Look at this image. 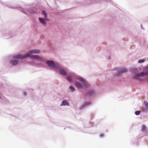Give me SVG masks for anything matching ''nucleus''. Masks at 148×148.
I'll use <instances>...</instances> for the list:
<instances>
[{
    "mask_svg": "<svg viewBox=\"0 0 148 148\" xmlns=\"http://www.w3.org/2000/svg\"><path fill=\"white\" fill-rule=\"evenodd\" d=\"M59 74L63 76H66V79L69 82L74 81L75 86L78 89H85L91 87L90 83L85 78L77 75L72 72H67L66 69L64 67L60 70Z\"/></svg>",
    "mask_w": 148,
    "mask_h": 148,
    "instance_id": "obj_1",
    "label": "nucleus"
},
{
    "mask_svg": "<svg viewBox=\"0 0 148 148\" xmlns=\"http://www.w3.org/2000/svg\"><path fill=\"white\" fill-rule=\"evenodd\" d=\"M40 52V51L39 49H33L30 50L29 52L27 53L25 55L19 54L18 55L9 56V57H10L11 56L12 58H13L19 59H23L25 58H29L34 60H36L44 62L45 61L44 59L40 56L38 55H31V54L33 53H39Z\"/></svg>",
    "mask_w": 148,
    "mask_h": 148,
    "instance_id": "obj_2",
    "label": "nucleus"
},
{
    "mask_svg": "<svg viewBox=\"0 0 148 148\" xmlns=\"http://www.w3.org/2000/svg\"><path fill=\"white\" fill-rule=\"evenodd\" d=\"M0 3L3 5L9 8L17 9L28 15H29L31 14H35L37 12L36 9L34 8L32 6H31L29 8H26L23 9L20 5L15 7L10 5L8 2H4L1 0H0Z\"/></svg>",
    "mask_w": 148,
    "mask_h": 148,
    "instance_id": "obj_3",
    "label": "nucleus"
},
{
    "mask_svg": "<svg viewBox=\"0 0 148 148\" xmlns=\"http://www.w3.org/2000/svg\"><path fill=\"white\" fill-rule=\"evenodd\" d=\"M46 63L48 66L55 70H58L59 73L60 70L62 69L63 66L57 62H55L53 60H48L46 62Z\"/></svg>",
    "mask_w": 148,
    "mask_h": 148,
    "instance_id": "obj_4",
    "label": "nucleus"
},
{
    "mask_svg": "<svg viewBox=\"0 0 148 148\" xmlns=\"http://www.w3.org/2000/svg\"><path fill=\"white\" fill-rule=\"evenodd\" d=\"M14 31H6L3 32L1 35L2 38L5 39H8L14 36Z\"/></svg>",
    "mask_w": 148,
    "mask_h": 148,
    "instance_id": "obj_5",
    "label": "nucleus"
},
{
    "mask_svg": "<svg viewBox=\"0 0 148 148\" xmlns=\"http://www.w3.org/2000/svg\"><path fill=\"white\" fill-rule=\"evenodd\" d=\"M114 70H116V72L114 73V75L115 77H119L124 73H126L128 71V69L126 68L117 69L114 68Z\"/></svg>",
    "mask_w": 148,
    "mask_h": 148,
    "instance_id": "obj_6",
    "label": "nucleus"
},
{
    "mask_svg": "<svg viewBox=\"0 0 148 148\" xmlns=\"http://www.w3.org/2000/svg\"><path fill=\"white\" fill-rule=\"evenodd\" d=\"M96 92L93 89H90L86 91V95L87 96L92 97L95 95Z\"/></svg>",
    "mask_w": 148,
    "mask_h": 148,
    "instance_id": "obj_7",
    "label": "nucleus"
},
{
    "mask_svg": "<svg viewBox=\"0 0 148 148\" xmlns=\"http://www.w3.org/2000/svg\"><path fill=\"white\" fill-rule=\"evenodd\" d=\"M141 76H145V77L148 80V66L144 67L143 69V71L141 73Z\"/></svg>",
    "mask_w": 148,
    "mask_h": 148,
    "instance_id": "obj_8",
    "label": "nucleus"
},
{
    "mask_svg": "<svg viewBox=\"0 0 148 148\" xmlns=\"http://www.w3.org/2000/svg\"><path fill=\"white\" fill-rule=\"evenodd\" d=\"M91 104L90 101H84L82 105L80 107V109H82L87 108L90 106Z\"/></svg>",
    "mask_w": 148,
    "mask_h": 148,
    "instance_id": "obj_9",
    "label": "nucleus"
},
{
    "mask_svg": "<svg viewBox=\"0 0 148 148\" xmlns=\"http://www.w3.org/2000/svg\"><path fill=\"white\" fill-rule=\"evenodd\" d=\"M141 73H137L135 74H133L134 79L137 80L139 81H142V79L140 78V77H143V76H141Z\"/></svg>",
    "mask_w": 148,
    "mask_h": 148,
    "instance_id": "obj_10",
    "label": "nucleus"
},
{
    "mask_svg": "<svg viewBox=\"0 0 148 148\" xmlns=\"http://www.w3.org/2000/svg\"><path fill=\"white\" fill-rule=\"evenodd\" d=\"M39 21L40 23L44 26H45L46 25V22H45L44 18L39 17L38 18Z\"/></svg>",
    "mask_w": 148,
    "mask_h": 148,
    "instance_id": "obj_11",
    "label": "nucleus"
},
{
    "mask_svg": "<svg viewBox=\"0 0 148 148\" xmlns=\"http://www.w3.org/2000/svg\"><path fill=\"white\" fill-rule=\"evenodd\" d=\"M60 106H69V103L66 100H63L62 101L61 103L60 104Z\"/></svg>",
    "mask_w": 148,
    "mask_h": 148,
    "instance_id": "obj_12",
    "label": "nucleus"
},
{
    "mask_svg": "<svg viewBox=\"0 0 148 148\" xmlns=\"http://www.w3.org/2000/svg\"><path fill=\"white\" fill-rule=\"evenodd\" d=\"M19 61L17 60H11L10 63L11 64L13 65H16L18 63Z\"/></svg>",
    "mask_w": 148,
    "mask_h": 148,
    "instance_id": "obj_13",
    "label": "nucleus"
},
{
    "mask_svg": "<svg viewBox=\"0 0 148 148\" xmlns=\"http://www.w3.org/2000/svg\"><path fill=\"white\" fill-rule=\"evenodd\" d=\"M132 72L133 73V74L138 73H137L139 72V69L138 68H134L131 70Z\"/></svg>",
    "mask_w": 148,
    "mask_h": 148,
    "instance_id": "obj_14",
    "label": "nucleus"
},
{
    "mask_svg": "<svg viewBox=\"0 0 148 148\" xmlns=\"http://www.w3.org/2000/svg\"><path fill=\"white\" fill-rule=\"evenodd\" d=\"M136 140H133L132 141V144L133 145H134L136 146H138L139 145V142L138 141H137V140L136 141Z\"/></svg>",
    "mask_w": 148,
    "mask_h": 148,
    "instance_id": "obj_15",
    "label": "nucleus"
},
{
    "mask_svg": "<svg viewBox=\"0 0 148 148\" xmlns=\"http://www.w3.org/2000/svg\"><path fill=\"white\" fill-rule=\"evenodd\" d=\"M69 89L72 92H74L75 90V88L72 85H70L69 86Z\"/></svg>",
    "mask_w": 148,
    "mask_h": 148,
    "instance_id": "obj_16",
    "label": "nucleus"
},
{
    "mask_svg": "<svg viewBox=\"0 0 148 148\" xmlns=\"http://www.w3.org/2000/svg\"><path fill=\"white\" fill-rule=\"evenodd\" d=\"M88 123L87 124V125H85V126L86 127H90L92 126L93 125V123L92 122Z\"/></svg>",
    "mask_w": 148,
    "mask_h": 148,
    "instance_id": "obj_17",
    "label": "nucleus"
},
{
    "mask_svg": "<svg viewBox=\"0 0 148 148\" xmlns=\"http://www.w3.org/2000/svg\"><path fill=\"white\" fill-rule=\"evenodd\" d=\"M146 127L145 125H143L142 126L141 130L142 132H144L146 131Z\"/></svg>",
    "mask_w": 148,
    "mask_h": 148,
    "instance_id": "obj_18",
    "label": "nucleus"
},
{
    "mask_svg": "<svg viewBox=\"0 0 148 148\" xmlns=\"http://www.w3.org/2000/svg\"><path fill=\"white\" fill-rule=\"evenodd\" d=\"M141 112V110H137L135 112V114L136 115H138L140 114Z\"/></svg>",
    "mask_w": 148,
    "mask_h": 148,
    "instance_id": "obj_19",
    "label": "nucleus"
},
{
    "mask_svg": "<svg viewBox=\"0 0 148 148\" xmlns=\"http://www.w3.org/2000/svg\"><path fill=\"white\" fill-rule=\"evenodd\" d=\"M144 103L145 106V107L148 109V102L146 101H145Z\"/></svg>",
    "mask_w": 148,
    "mask_h": 148,
    "instance_id": "obj_20",
    "label": "nucleus"
},
{
    "mask_svg": "<svg viewBox=\"0 0 148 148\" xmlns=\"http://www.w3.org/2000/svg\"><path fill=\"white\" fill-rule=\"evenodd\" d=\"M42 14L44 15L45 18H46L47 17V13L45 10L42 11Z\"/></svg>",
    "mask_w": 148,
    "mask_h": 148,
    "instance_id": "obj_21",
    "label": "nucleus"
},
{
    "mask_svg": "<svg viewBox=\"0 0 148 148\" xmlns=\"http://www.w3.org/2000/svg\"><path fill=\"white\" fill-rule=\"evenodd\" d=\"M99 136L100 138H103L105 136L104 134L103 133H101L100 134Z\"/></svg>",
    "mask_w": 148,
    "mask_h": 148,
    "instance_id": "obj_22",
    "label": "nucleus"
},
{
    "mask_svg": "<svg viewBox=\"0 0 148 148\" xmlns=\"http://www.w3.org/2000/svg\"><path fill=\"white\" fill-rule=\"evenodd\" d=\"M0 98L4 100L5 101H8L3 96H1V95H0Z\"/></svg>",
    "mask_w": 148,
    "mask_h": 148,
    "instance_id": "obj_23",
    "label": "nucleus"
},
{
    "mask_svg": "<svg viewBox=\"0 0 148 148\" xmlns=\"http://www.w3.org/2000/svg\"><path fill=\"white\" fill-rule=\"evenodd\" d=\"M145 62V60H140L138 61V63H142L144 62Z\"/></svg>",
    "mask_w": 148,
    "mask_h": 148,
    "instance_id": "obj_24",
    "label": "nucleus"
},
{
    "mask_svg": "<svg viewBox=\"0 0 148 148\" xmlns=\"http://www.w3.org/2000/svg\"><path fill=\"white\" fill-rule=\"evenodd\" d=\"M45 19V22H46V21H49V19L48 18H44Z\"/></svg>",
    "mask_w": 148,
    "mask_h": 148,
    "instance_id": "obj_25",
    "label": "nucleus"
},
{
    "mask_svg": "<svg viewBox=\"0 0 148 148\" xmlns=\"http://www.w3.org/2000/svg\"><path fill=\"white\" fill-rule=\"evenodd\" d=\"M23 94L24 96H26L27 95V93L26 92L24 91L23 92Z\"/></svg>",
    "mask_w": 148,
    "mask_h": 148,
    "instance_id": "obj_26",
    "label": "nucleus"
},
{
    "mask_svg": "<svg viewBox=\"0 0 148 148\" xmlns=\"http://www.w3.org/2000/svg\"><path fill=\"white\" fill-rule=\"evenodd\" d=\"M140 26H141V29H144V28L143 27V26H142V24H141V25H140Z\"/></svg>",
    "mask_w": 148,
    "mask_h": 148,
    "instance_id": "obj_27",
    "label": "nucleus"
},
{
    "mask_svg": "<svg viewBox=\"0 0 148 148\" xmlns=\"http://www.w3.org/2000/svg\"><path fill=\"white\" fill-rule=\"evenodd\" d=\"M110 58H111V57H110V56H109V57H108V59H110Z\"/></svg>",
    "mask_w": 148,
    "mask_h": 148,
    "instance_id": "obj_28",
    "label": "nucleus"
},
{
    "mask_svg": "<svg viewBox=\"0 0 148 148\" xmlns=\"http://www.w3.org/2000/svg\"><path fill=\"white\" fill-rule=\"evenodd\" d=\"M141 70V68H140V70Z\"/></svg>",
    "mask_w": 148,
    "mask_h": 148,
    "instance_id": "obj_29",
    "label": "nucleus"
},
{
    "mask_svg": "<svg viewBox=\"0 0 148 148\" xmlns=\"http://www.w3.org/2000/svg\"><path fill=\"white\" fill-rule=\"evenodd\" d=\"M41 38H42V37H41Z\"/></svg>",
    "mask_w": 148,
    "mask_h": 148,
    "instance_id": "obj_30",
    "label": "nucleus"
},
{
    "mask_svg": "<svg viewBox=\"0 0 148 148\" xmlns=\"http://www.w3.org/2000/svg\"><path fill=\"white\" fill-rule=\"evenodd\" d=\"M1 86L0 85V88H1Z\"/></svg>",
    "mask_w": 148,
    "mask_h": 148,
    "instance_id": "obj_31",
    "label": "nucleus"
},
{
    "mask_svg": "<svg viewBox=\"0 0 148 148\" xmlns=\"http://www.w3.org/2000/svg\"><path fill=\"white\" fill-rule=\"evenodd\" d=\"M147 60H148V59H147Z\"/></svg>",
    "mask_w": 148,
    "mask_h": 148,
    "instance_id": "obj_32",
    "label": "nucleus"
}]
</instances>
